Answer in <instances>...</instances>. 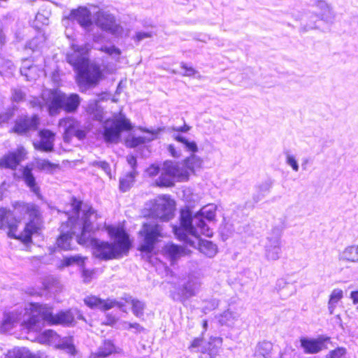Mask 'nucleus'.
Instances as JSON below:
<instances>
[{
  "label": "nucleus",
  "instance_id": "obj_1",
  "mask_svg": "<svg viewBox=\"0 0 358 358\" xmlns=\"http://www.w3.org/2000/svg\"><path fill=\"white\" fill-rule=\"evenodd\" d=\"M41 222L40 207L34 203L17 200L11 203V208L0 206V231L24 245L32 243L33 235L42 229Z\"/></svg>",
  "mask_w": 358,
  "mask_h": 358
},
{
  "label": "nucleus",
  "instance_id": "obj_2",
  "mask_svg": "<svg viewBox=\"0 0 358 358\" xmlns=\"http://www.w3.org/2000/svg\"><path fill=\"white\" fill-rule=\"evenodd\" d=\"M103 229L113 241L92 238L91 245L94 257L101 261H109L127 255L133 242L125 226L123 224H105Z\"/></svg>",
  "mask_w": 358,
  "mask_h": 358
},
{
  "label": "nucleus",
  "instance_id": "obj_3",
  "mask_svg": "<svg viewBox=\"0 0 358 358\" xmlns=\"http://www.w3.org/2000/svg\"><path fill=\"white\" fill-rule=\"evenodd\" d=\"M26 314L28 317L22 322L20 326L28 333L40 329L41 321L50 326L64 327L71 326L75 322L74 315L70 310L54 313L52 306L38 302L30 303L26 309Z\"/></svg>",
  "mask_w": 358,
  "mask_h": 358
},
{
  "label": "nucleus",
  "instance_id": "obj_4",
  "mask_svg": "<svg viewBox=\"0 0 358 358\" xmlns=\"http://www.w3.org/2000/svg\"><path fill=\"white\" fill-rule=\"evenodd\" d=\"M43 105L51 117L58 115L62 110L75 113L81 103V97L76 93L66 94L58 88L46 89L41 94Z\"/></svg>",
  "mask_w": 358,
  "mask_h": 358
},
{
  "label": "nucleus",
  "instance_id": "obj_5",
  "mask_svg": "<svg viewBox=\"0 0 358 358\" xmlns=\"http://www.w3.org/2000/svg\"><path fill=\"white\" fill-rule=\"evenodd\" d=\"M66 61L76 71V81L80 88H83L82 91L96 86L104 78L100 66L90 62L87 57L71 53L67 55Z\"/></svg>",
  "mask_w": 358,
  "mask_h": 358
},
{
  "label": "nucleus",
  "instance_id": "obj_6",
  "mask_svg": "<svg viewBox=\"0 0 358 358\" xmlns=\"http://www.w3.org/2000/svg\"><path fill=\"white\" fill-rule=\"evenodd\" d=\"M138 236L141 239L138 250L150 254L153 252L155 245L165 236V234L162 225L154 221H146L142 223Z\"/></svg>",
  "mask_w": 358,
  "mask_h": 358
},
{
  "label": "nucleus",
  "instance_id": "obj_7",
  "mask_svg": "<svg viewBox=\"0 0 358 358\" xmlns=\"http://www.w3.org/2000/svg\"><path fill=\"white\" fill-rule=\"evenodd\" d=\"M200 215H193L190 210H182L180 215L179 225L173 227V231L176 238L182 241L187 245L194 246V241L189 240L188 234L197 237V231L195 226L194 217Z\"/></svg>",
  "mask_w": 358,
  "mask_h": 358
},
{
  "label": "nucleus",
  "instance_id": "obj_8",
  "mask_svg": "<svg viewBox=\"0 0 358 358\" xmlns=\"http://www.w3.org/2000/svg\"><path fill=\"white\" fill-rule=\"evenodd\" d=\"M174 207L175 202L169 196L161 195L153 201L146 217L167 222L173 217Z\"/></svg>",
  "mask_w": 358,
  "mask_h": 358
},
{
  "label": "nucleus",
  "instance_id": "obj_9",
  "mask_svg": "<svg viewBox=\"0 0 358 358\" xmlns=\"http://www.w3.org/2000/svg\"><path fill=\"white\" fill-rule=\"evenodd\" d=\"M159 173L160 176L155 181L154 185L160 188L173 187L175 178L181 181L187 180L189 176L187 173H180L179 167L171 161L164 162Z\"/></svg>",
  "mask_w": 358,
  "mask_h": 358
},
{
  "label": "nucleus",
  "instance_id": "obj_10",
  "mask_svg": "<svg viewBox=\"0 0 358 358\" xmlns=\"http://www.w3.org/2000/svg\"><path fill=\"white\" fill-rule=\"evenodd\" d=\"M133 128L129 120L124 116L113 118L111 120L110 126L105 127L103 136L106 143H116L119 141L122 131H130Z\"/></svg>",
  "mask_w": 358,
  "mask_h": 358
},
{
  "label": "nucleus",
  "instance_id": "obj_11",
  "mask_svg": "<svg viewBox=\"0 0 358 358\" xmlns=\"http://www.w3.org/2000/svg\"><path fill=\"white\" fill-rule=\"evenodd\" d=\"M95 24L101 30L109 33L115 37H120L123 31V28L117 22L115 16L103 10L96 13Z\"/></svg>",
  "mask_w": 358,
  "mask_h": 358
},
{
  "label": "nucleus",
  "instance_id": "obj_12",
  "mask_svg": "<svg viewBox=\"0 0 358 358\" xmlns=\"http://www.w3.org/2000/svg\"><path fill=\"white\" fill-rule=\"evenodd\" d=\"M39 125L40 117L37 114L31 116L23 115L14 121L10 132L18 136H28L31 131L36 130Z\"/></svg>",
  "mask_w": 358,
  "mask_h": 358
},
{
  "label": "nucleus",
  "instance_id": "obj_13",
  "mask_svg": "<svg viewBox=\"0 0 358 358\" xmlns=\"http://www.w3.org/2000/svg\"><path fill=\"white\" fill-rule=\"evenodd\" d=\"M28 152L22 145L9 151L0 157V168L15 170L20 163L27 159Z\"/></svg>",
  "mask_w": 358,
  "mask_h": 358
},
{
  "label": "nucleus",
  "instance_id": "obj_14",
  "mask_svg": "<svg viewBox=\"0 0 358 358\" xmlns=\"http://www.w3.org/2000/svg\"><path fill=\"white\" fill-rule=\"evenodd\" d=\"M38 141L32 143L36 150L43 152H52L55 149L56 133L50 129L43 128L38 131Z\"/></svg>",
  "mask_w": 358,
  "mask_h": 358
},
{
  "label": "nucleus",
  "instance_id": "obj_15",
  "mask_svg": "<svg viewBox=\"0 0 358 358\" xmlns=\"http://www.w3.org/2000/svg\"><path fill=\"white\" fill-rule=\"evenodd\" d=\"M299 341L305 354L313 355L327 350L326 343L330 341V338L320 336L314 338L303 336L300 338Z\"/></svg>",
  "mask_w": 358,
  "mask_h": 358
},
{
  "label": "nucleus",
  "instance_id": "obj_16",
  "mask_svg": "<svg viewBox=\"0 0 358 358\" xmlns=\"http://www.w3.org/2000/svg\"><path fill=\"white\" fill-rule=\"evenodd\" d=\"M139 130L145 135L140 136L129 135L124 139V145L127 148H135L143 145L157 138L159 135L157 130H150L144 127H139Z\"/></svg>",
  "mask_w": 358,
  "mask_h": 358
},
{
  "label": "nucleus",
  "instance_id": "obj_17",
  "mask_svg": "<svg viewBox=\"0 0 358 358\" xmlns=\"http://www.w3.org/2000/svg\"><path fill=\"white\" fill-rule=\"evenodd\" d=\"M83 302L86 306L92 310H99L106 312L113 308L114 303L110 298L102 299L99 296L90 294L86 296Z\"/></svg>",
  "mask_w": 358,
  "mask_h": 358
},
{
  "label": "nucleus",
  "instance_id": "obj_18",
  "mask_svg": "<svg viewBox=\"0 0 358 358\" xmlns=\"http://www.w3.org/2000/svg\"><path fill=\"white\" fill-rule=\"evenodd\" d=\"M163 253L169 258L172 264H175L181 257L190 254V251L184 247L173 243H167L163 248Z\"/></svg>",
  "mask_w": 358,
  "mask_h": 358
},
{
  "label": "nucleus",
  "instance_id": "obj_19",
  "mask_svg": "<svg viewBox=\"0 0 358 358\" xmlns=\"http://www.w3.org/2000/svg\"><path fill=\"white\" fill-rule=\"evenodd\" d=\"M58 125L65 127L62 135L63 141L69 143L78 128V122L72 117H64L59 120Z\"/></svg>",
  "mask_w": 358,
  "mask_h": 358
},
{
  "label": "nucleus",
  "instance_id": "obj_20",
  "mask_svg": "<svg viewBox=\"0 0 358 358\" xmlns=\"http://www.w3.org/2000/svg\"><path fill=\"white\" fill-rule=\"evenodd\" d=\"M4 358H45L40 352H34L27 347H15L5 355Z\"/></svg>",
  "mask_w": 358,
  "mask_h": 358
},
{
  "label": "nucleus",
  "instance_id": "obj_21",
  "mask_svg": "<svg viewBox=\"0 0 358 358\" xmlns=\"http://www.w3.org/2000/svg\"><path fill=\"white\" fill-rule=\"evenodd\" d=\"M119 348L110 339L104 340L97 352L92 353L89 358H105L111 355L119 353Z\"/></svg>",
  "mask_w": 358,
  "mask_h": 358
},
{
  "label": "nucleus",
  "instance_id": "obj_22",
  "mask_svg": "<svg viewBox=\"0 0 358 358\" xmlns=\"http://www.w3.org/2000/svg\"><path fill=\"white\" fill-rule=\"evenodd\" d=\"M222 345V338L211 336L207 343L201 348V352L203 355H207L210 358H215L219 355Z\"/></svg>",
  "mask_w": 358,
  "mask_h": 358
},
{
  "label": "nucleus",
  "instance_id": "obj_23",
  "mask_svg": "<svg viewBox=\"0 0 358 358\" xmlns=\"http://www.w3.org/2000/svg\"><path fill=\"white\" fill-rule=\"evenodd\" d=\"M22 178L25 185L30 189V190L36 195L41 192L40 187L38 186L36 178L32 172L33 169L30 165L27 164L22 169Z\"/></svg>",
  "mask_w": 358,
  "mask_h": 358
},
{
  "label": "nucleus",
  "instance_id": "obj_24",
  "mask_svg": "<svg viewBox=\"0 0 358 358\" xmlns=\"http://www.w3.org/2000/svg\"><path fill=\"white\" fill-rule=\"evenodd\" d=\"M71 15L80 26L87 28L92 25L91 13L86 8H78L71 12Z\"/></svg>",
  "mask_w": 358,
  "mask_h": 358
},
{
  "label": "nucleus",
  "instance_id": "obj_25",
  "mask_svg": "<svg viewBox=\"0 0 358 358\" xmlns=\"http://www.w3.org/2000/svg\"><path fill=\"white\" fill-rule=\"evenodd\" d=\"M83 201L73 196L70 200L71 209L66 212L68 220L72 224L76 223L80 218V212L82 208Z\"/></svg>",
  "mask_w": 358,
  "mask_h": 358
},
{
  "label": "nucleus",
  "instance_id": "obj_26",
  "mask_svg": "<svg viewBox=\"0 0 358 358\" xmlns=\"http://www.w3.org/2000/svg\"><path fill=\"white\" fill-rule=\"evenodd\" d=\"M59 335L52 329H47L41 332L36 338L37 341L43 345H50L59 340Z\"/></svg>",
  "mask_w": 358,
  "mask_h": 358
},
{
  "label": "nucleus",
  "instance_id": "obj_27",
  "mask_svg": "<svg viewBox=\"0 0 358 358\" xmlns=\"http://www.w3.org/2000/svg\"><path fill=\"white\" fill-rule=\"evenodd\" d=\"M195 226L197 231V237L199 234L211 237L213 235V231L206 224L205 220L201 215L194 217Z\"/></svg>",
  "mask_w": 358,
  "mask_h": 358
},
{
  "label": "nucleus",
  "instance_id": "obj_28",
  "mask_svg": "<svg viewBox=\"0 0 358 358\" xmlns=\"http://www.w3.org/2000/svg\"><path fill=\"white\" fill-rule=\"evenodd\" d=\"M199 250L204 255L212 257L217 252V246L211 241L201 240L199 243Z\"/></svg>",
  "mask_w": 358,
  "mask_h": 358
},
{
  "label": "nucleus",
  "instance_id": "obj_29",
  "mask_svg": "<svg viewBox=\"0 0 358 358\" xmlns=\"http://www.w3.org/2000/svg\"><path fill=\"white\" fill-rule=\"evenodd\" d=\"M37 169L39 171H45L50 173H53L55 171L61 169L59 163L51 162L47 159H43L37 162Z\"/></svg>",
  "mask_w": 358,
  "mask_h": 358
},
{
  "label": "nucleus",
  "instance_id": "obj_30",
  "mask_svg": "<svg viewBox=\"0 0 358 358\" xmlns=\"http://www.w3.org/2000/svg\"><path fill=\"white\" fill-rule=\"evenodd\" d=\"M136 173V171H131L127 173L124 177L120 179V189L122 192H127L131 187L134 182Z\"/></svg>",
  "mask_w": 358,
  "mask_h": 358
},
{
  "label": "nucleus",
  "instance_id": "obj_31",
  "mask_svg": "<svg viewBox=\"0 0 358 358\" xmlns=\"http://www.w3.org/2000/svg\"><path fill=\"white\" fill-rule=\"evenodd\" d=\"M73 233L66 232L61 234L57 238V245L64 250H69L71 248V241Z\"/></svg>",
  "mask_w": 358,
  "mask_h": 358
},
{
  "label": "nucleus",
  "instance_id": "obj_32",
  "mask_svg": "<svg viewBox=\"0 0 358 358\" xmlns=\"http://www.w3.org/2000/svg\"><path fill=\"white\" fill-rule=\"evenodd\" d=\"M196 294L194 287L189 283L184 285L180 287L178 291V295L180 301H184L187 299L194 296Z\"/></svg>",
  "mask_w": 358,
  "mask_h": 358
},
{
  "label": "nucleus",
  "instance_id": "obj_33",
  "mask_svg": "<svg viewBox=\"0 0 358 358\" xmlns=\"http://www.w3.org/2000/svg\"><path fill=\"white\" fill-rule=\"evenodd\" d=\"M125 301L131 305L132 312L136 317H140L143 315L145 304L142 301L136 299H127Z\"/></svg>",
  "mask_w": 358,
  "mask_h": 358
},
{
  "label": "nucleus",
  "instance_id": "obj_34",
  "mask_svg": "<svg viewBox=\"0 0 358 358\" xmlns=\"http://www.w3.org/2000/svg\"><path fill=\"white\" fill-rule=\"evenodd\" d=\"M272 350V344L270 342L263 341L259 343L256 348L257 356L268 358Z\"/></svg>",
  "mask_w": 358,
  "mask_h": 358
},
{
  "label": "nucleus",
  "instance_id": "obj_35",
  "mask_svg": "<svg viewBox=\"0 0 358 358\" xmlns=\"http://www.w3.org/2000/svg\"><path fill=\"white\" fill-rule=\"evenodd\" d=\"M343 259L348 262L358 261V245H352L345 249L343 252Z\"/></svg>",
  "mask_w": 358,
  "mask_h": 358
},
{
  "label": "nucleus",
  "instance_id": "obj_36",
  "mask_svg": "<svg viewBox=\"0 0 358 358\" xmlns=\"http://www.w3.org/2000/svg\"><path fill=\"white\" fill-rule=\"evenodd\" d=\"M17 320L18 314L17 313H6L4 314L1 326L5 329L12 328Z\"/></svg>",
  "mask_w": 358,
  "mask_h": 358
},
{
  "label": "nucleus",
  "instance_id": "obj_37",
  "mask_svg": "<svg viewBox=\"0 0 358 358\" xmlns=\"http://www.w3.org/2000/svg\"><path fill=\"white\" fill-rule=\"evenodd\" d=\"M174 139L184 144L188 151L192 153H195L198 151L197 145L194 141H189L187 138L180 135L175 136Z\"/></svg>",
  "mask_w": 358,
  "mask_h": 358
},
{
  "label": "nucleus",
  "instance_id": "obj_38",
  "mask_svg": "<svg viewBox=\"0 0 358 358\" xmlns=\"http://www.w3.org/2000/svg\"><path fill=\"white\" fill-rule=\"evenodd\" d=\"M343 293L340 289H334L330 296L328 302L329 308H334L336 304L343 298Z\"/></svg>",
  "mask_w": 358,
  "mask_h": 358
},
{
  "label": "nucleus",
  "instance_id": "obj_39",
  "mask_svg": "<svg viewBox=\"0 0 358 358\" xmlns=\"http://www.w3.org/2000/svg\"><path fill=\"white\" fill-rule=\"evenodd\" d=\"M326 358H348L347 350L344 347H337L330 350Z\"/></svg>",
  "mask_w": 358,
  "mask_h": 358
},
{
  "label": "nucleus",
  "instance_id": "obj_40",
  "mask_svg": "<svg viewBox=\"0 0 358 358\" xmlns=\"http://www.w3.org/2000/svg\"><path fill=\"white\" fill-rule=\"evenodd\" d=\"M85 259V257H82L80 256L65 257L62 259V266L67 267L74 264H78L80 262L84 263Z\"/></svg>",
  "mask_w": 358,
  "mask_h": 358
},
{
  "label": "nucleus",
  "instance_id": "obj_41",
  "mask_svg": "<svg viewBox=\"0 0 358 358\" xmlns=\"http://www.w3.org/2000/svg\"><path fill=\"white\" fill-rule=\"evenodd\" d=\"M56 348L60 350H66L71 355H75L77 352L75 345L71 341H63L62 343L57 344Z\"/></svg>",
  "mask_w": 358,
  "mask_h": 358
},
{
  "label": "nucleus",
  "instance_id": "obj_42",
  "mask_svg": "<svg viewBox=\"0 0 358 358\" xmlns=\"http://www.w3.org/2000/svg\"><path fill=\"white\" fill-rule=\"evenodd\" d=\"M180 67L184 71L182 73L184 76H194L197 73L196 70L192 66L187 63L182 62L180 64Z\"/></svg>",
  "mask_w": 358,
  "mask_h": 358
},
{
  "label": "nucleus",
  "instance_id": "obj_43",
  "mask_svg": "<svg viewBox=\"0 0 358 358\" xmlns=\"http://www.w3.org/2000/svg\"><path fill=\"white\" fill-rule=\"evenodd\" d=\"M99 50L102 52H104L108 55H120L121 54V50L116 48L114 45L111 46H102L99 48Z\"/></svg>",
  "mask_w": 358,
  "mask_h": 358
},
{
  "label": "nucleus",
  "instance_id": "obj_44",
  "mask_svg": "<svg viewBox=\"0 0 358 358\" xmlns=\"http://www.w3.org/2000/svg\"><path fill=\"white\" fill-rule=\"evenodd\" d=\"M161 170H162V169L160 168V166L159 165L152 164H150L146 169L145 172L149 177L152 178V177L157 176L160 173Z\"/></svg>",
  "mask_w": 358,
  "mask_h": 358
},
{
  "label": "nucleus",
  "instance_id": "obj_45",
  "mask_svg": "<svg viewBox=\"0 0 358 358\" xmlns=\"http://www.w3.org/2000/svg\"><path fill=\"white\" fill-rule=\"evenodd\" d=\"M94 275V270L83 269L82 271V278L85 283L90 282Z\"/></svg>",
  "mask_w": 358,
  "mask_h": 358
},
{
  "label": "nucleus",
  "instance_id": "obj_46",
  "mask_svg": "<svg viewBox=\"0 0 358 358\" xmlns=\"http://www.w3.org/2000/svg\"><path fill=\"white\" fill-rule=\"evenodd\" d=\"M203 342V337H196L192 339V341L190 342V344L188 347L189 350H194L196 348H198L201 347Z\"/></svg>",
  "mask_w": 358,
  "mask_h": 358
},
{
  "label": "nucleus",
  "instance_id": "obj_47",
  "mask_svg": "<svg viewBox=\"0 0 358 358\" xmlns=\"http://www.w3.org/2000/svg\"><path fill=\"white\" fill-rule=\"evenodd\" d=\"M117 318L112 314H107L106 315V320L102 322L103 325L113 327L117 323Z\"/></svg>",
  "mask_w": 358,
  "mask_h": 358
},
{
  "label": "nucleus",
  "instance_id": "obj_48",
  "mask_svg": "<svg viewBox=\"0 0 358 358\" xmlns=\"http://www.w3.org/2000/svg\"><path fill=\"white\" fill-rule=\"evenodd\" d=\"M152 34L150 32L140 31L136 34L135 36L134 37V39L136 42H139L144 38H150Z\"/></svg>",
  "mask_w": 358,
  "mask_h": 358
},
{
  "label": "nucleus",
  "instance_id": "obj_49",
  "mask_svg": "<svg viewBox=\"0 0 358 358\" xmlns=\"http://www.w3.org/2000/svg\"><path fill=\"white\" fill-rule=\"evenodd\" d=\"M87 132V129L78 127L73 136H75L79 140H83L86 138Z\"/></svg>",
  "mask_w": 358,
  "mask_h": 358
},
{
  "label": "nucleus",
  "instance_id": "obj_50",
  "mask_svg": "<svg viewBox=\"0 0 358 358\" xmlns=\"http://www.w3.org/2000/svg\"><path fill=\"white\" fill-rule=\"evenodd\" d=\"M93 165L101 168L106 172H109L110 171V164L106 161L95 162L93 163Z\"/></svg>",
  "mask_w": 358,
  "mask_h": 358
},
{
  "label": "nucleus",
  "instance_id": "obj_51",
  "mask_svg": "<svg viewBox=\"0 0 358 358\" xmlns=\"http://www.w3.org/2000/svg\"><path fill=\"white\" fill-rule=\"evenodd\" d=\"M127 162L129 166L132 168L133 171H136L135 169L137 166V159L134 155H129L127 157Z\"/></svg>",
  "mask_w": 358,
  "mask_h": 358
},
{
  "label": "nucleus",
  "instance_id": "obj_52",
  "mask_svg": "<svg viewBox=\"0 0 358 358\" xmlns=\"http://www.w3.org/2000/svg\"><path fill=\"white\" fill-rule=\"evenodd\" d=\"M287 162L292 166L294 171H297L299 170V166L294 157L289 155L287 158Z\"/></svg>",
  "mask_w": 358,
  "mask_h": 358
},
{
  "label": "nucleus",
  "instance_id": "obj_53",
  "mask_svg": "<svg viewBox=\"0 0 358 358\" xmlns=\"http://www.w3.org/2000/svg\"><path fill=\"white\" fill-rule=\"evenodd\" d=\"M128 329H135L137 332H141L144 331L143 327H142L138 323H129L127 326Z\"/></svg>",
  "mask_w": 358,
  "mask_h": 358
},
{
  "label": "nucleus",
  "instance_id": "obj_54",
  "mask_svg": "<svg viewBox=\"0 0 358 358\" xmlns=\"http://www.w3.org/2000/svg\"><path fill=\"white\" fill-rule=\"evenodd\" d=\"M191 129V127L184 124L182 126L177 128H173V130L177 132H187Z\"/></svg>",
  "mask_w": 358,
  "mask_h": 358
},
{
  "label": "nucleus",
  "instance_id": "obj_55",
  "mask_svg": "<svg viewBox=\"0 0 358 358\" xmlns=\"http://www.w3.org/2000/svg\"><path fill=\"white\" fill-rule=\"evenodd\" d=\"M168 150L172 157H178L180 156L179 153H178V152L176 151V148L173 145H169L168 146Z\"/></svg>",
  "mask_w": 358,
  "mask_h": 358
},
{
  "label": "nucleus",
  "instance_id": "obj_56",
  "mask_svg": "<svg viewBox=\"0 0 358 358\" xmlns=\"http://www.w3.org/2000/svg\"><path fill=\"white\" fill-rule=\"evenodd\" d=\"M113 302L114 303V305L113 306V308L115 307H117L120 310H122L124 312H127V310L124 309V304L122 302L117 301L114 299H113Z\"/></svg>",
  "mask_w": 358,
  "mask_h": 358
},
{
  "label": "nucleus",
  "instance_id": "obj_57",
  "mask_svg": "<svg viewBox=\"0 0 358 358\" xmlns=\"http://www.w3.org/2000/svg\"><path fill=\"white\" fill-rule=\"evenodd\" d=\"M350 297L352 300L353 303H355V304L358 303V290L352 291L350 293Z\"/></svg>",
  "mask_w": 358,
  "mask_h": 358
},
{
  "label": "nucleus",
  "instance_id": "obj_58",
  "mask_svg": "<svg viewBox=\"0 0 358 358\" xmlns=\"http://www.w3.org/2000/svg\"><path fill=\"white\" fill-rule=\"evenodd\" d=\"M13 116V113H6L4 115L1 116V117H3V121H8L10 120Z\"/></svg>",
  "mask_w": 358,
  "mask_h": 358
},
{
  "label": "nucleus",
  "instance_id": "obj_59",
  "mask_svg": "<svg viewBox=\"0 0 358 358\" xmlns=\"http://www.w3.org/2000/svg\"><path fill=\"white\" fill-rule=\"evenodd\" d=\"M93 213V210L92 209V208H89L88 210H87L85 212V217L87 218L88 216H90V215H92Z\"/></svg>",
  "mask_w": 358,
  "mask_h": 358
},
{
  "label": "nucleus",
  "instance_id": "obj_60",
  "mask_svg": "<svg viewBox=\"0 0 358 358\" xmlns=\"http://www.w3.org/2000/svg\"><path fill=\"white\" fill-rule=\"evenodd\" d=\"M202 327H203V328L205 330H206V329H207V328H208V321H207L206 320H203V321L202 322Z\"/></svg>",
  "mask_w": 358,
  "mask_h": 358
},
{
  "label": "nucleus",
  "instance_id": "obj_61",
  "mask_svg": "<svg viewBox=\"0 0 358 358\" xmlns=\"http://www.w3.org/2000/svg\"><path fill=\"white\" fill-rule=\"evenodd\" d=\"M195 159V157L194 155L191 156V157H187L185 159V162L186 164H187L190 160H194Z\"/></svg>",
  "mask_w": 358,
  "mask_h": 358
},
{
  "label": "nucleus",
  "instance_id": "obj_62",
  "mask_svg": "<svg viewBox=\"0 0 358 358\" xmlns=\"http://www.w3.org/2000/svg\"><path fill=\"white\" fill-rule=\"evenodd\" d=\"M55 73H57V74H58V75H59L58 71H55V72L54 73V74H55Z\"/></svg>",
  "mask_w": 358,
  "mask_h": 358
},
{
  "label": "nucleus",
  "instance_id": "obj_63",
  "mask_svg": "<svg viewBox=\"0 0 358 358\" xmlns=\"http://www.w3.org/2000/svg\"><path fill=\"white\" fill-rule=\"evenodd\" d=\"M357 309H358V307H357Z\"/></svg>",
  "mask_w": 358,
  "mask_h": 358
}]
</instances>
